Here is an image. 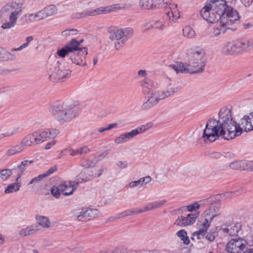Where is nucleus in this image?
I'll use <instances>...</instances> for the list:
<instances>
[{"mask_svg": "<svg viewBox=\"0 0 253 253\" xmlns=\"http://www.w3.org/2000/svg\"><path fill=\"white\" fill-rule=\"evenodd\" d=\"M253 129V111L245 115L238 124L233 121L231 110L223 107L218 113V120L211 119L207 122L202 138L205 142L230 140L240 135L243 130L247 132Z\"/></svg>", "mask_w": 253, "mask_h": 253, "instance_id": "obj_1", "label": "nucleus"}, {"mask_svg": "<svg viewBox=\"0 0 253 253\" xmlns=\"http://www.w3.org/2000/svg\"><path fill=\"white\" fill-rule=\"evenodd\" d=\"M203 207H206L207 208L203 213L204 220L201 224L202 227L196 232L197 235L205 233L213 219L220 215L221 204L220 201L214 197H210L188 205L187 208L188 211H192Z\"/></svg>", "mask_w": 253, "mask_h": 253, "instance_id": "obj_2", "label": "nucleus"}, {"mask_svg": "<svg viewBox=\"0 0 253 253\" xmlns=\"http://www.w3.org/2000/svg\"><path fill=\"white\" fill-rule=\"evenodd\" d=\"M232 12H237L231 6H227L224 0H211L205 3L201 10L202 18L211 23H214L221 19L223 16L228 17L232 15Z\"/></svg>", "mask_w": 253, "mask_h": 253, "instance_id": "obj_3", "label": "nucleus"}, {"mask_svg": "<svg viewBox=\"0 0 253 253\" xmlns=\"http://www.w3.org/2000/svg\"><path fill=\"white\" fill-rule=\"evenodd\" d=\"M23 2L20 0H15L3 6L0 12V17L2 21H5L8 17L9 21L4 22L1 28L4 30L14 27L16 23L17 16L23 9Z\"/></svg>", "mask_w": 253, "mask_h": 253, "instance_id": "obj_4", "label": "nucleus"}, {"mask_svg": "<svg viewBox=\"0 0 253 253\" xmlns=\"http://www.w3.org/2000/svg\"><path fill=\"white\" fill-rule=\"evenodd\" d=\"M50 114L60 122H67L77 114L76 105L73 103L56 102L49 108Z\"/></svg>", "mask_w": 253, "mask_h": 253, "instance_id": "obj_5", "label": "nucleus"}, {"mask_svg": "<svg viewBox=\"0 0 253 253\" xmlns=\"http://www.w3.org/2000/svg\"><path fill=\"white\" fill-rule=\"evenodd\" d=\"M187 57L189 66L193 73H200L204 71L207 59L203 48L197 47L189 49L187 51Z\"/></svg>", "mask_w": 253, "mask_h": 253, "instance_id": "obj_6", "label": "nucleus"}, {"mask_svg": "<svg viewBox=\"0 0 253 253\" xmlns=\"http://www.w3.org/2000/svg\"><path fill=\"white\" fill-rule=\"evenodd\" d=\"M108 32L109 39L117 42L115 45L117 50L120 49L133 35V30L129 27L121 28L117 26H112L108 28Z\"/></svg>", "mask_w": 253, "mask_h": 253, "instance_id": "obj_7", "label": "nucleus"}, {"mask_svg": "<svg viewBox=\"0 0 253 253\" xmlns=\"http://www.w3.org/2000/svg\"><path fill=\"white\" fill-rule=\"evenodd\" d=\"M71 72L65 62H56L51 65L48 75L49 80L53 82H63L69 78Z\"/></svg>", "mask_w": 253, "mask_h": 253, "instance_id": "obj_8", "label": "nucleus"}, {"mask_svg": "<svg viewBox=\"0 0 253 253\" xmlns=\"http://www.w3.org/2000/svg\"><path fill=\"white\" fill-rule=\"evenodd\" d=\"M59 133L58 129H41L27 135L23 139V142H44L46 141H56L54 139Z\"/></svg>", "mask_w": 253, "mask_h": 253, "instance_id": "obj_9", "label": "nucleus"}, {"mask_svg": "<svg viewBox=\"0 0 253 253\" xmlns=\"http://www.w3.org/2000/svg\"><path fill=\"white\" fill-rule=\"evenodd\" d=\"M230 17L223 16L219 21L220 27H214L212 29L211 37L212 38L219 37L221 34L225 33L227 30L235 31L236 28L232 27L239 21V16L237 12H232Z\"/></svg>", "mask_w": 253, "mask_h": 253, "instance_id": "obj_10", "label": "nucleus"}, {"mask_svg": "<svg viewBox=\"0 0 253 253\" xmlns=\"http://www.w3.org/2000/svg\"><path fill=\"white\" fill-rule=\"evenodd\" d=\"M82 165L85 168L78 176V180L79 182L90 180L94 177L100 176L103 173V169H102L89 168L91 165L90 164L84 165L83 161L82 162Z\"/></svg>", "mask_w": 253, "mask_h": 253, "instance_id": "obj_11", "label": "nucleus"}, {"mask_svg": "<svg viewBox=\"0 0 253 253\" xmlns=\"http://www.w3.org/2000/svg\"><path fill=\"white\" fill-rule=\"evenodd\" d=\"M152 126L153 124L152 123H148L145 125L138 126L135 129H132L129 132L123 133L117 137L115 139V142H122L128 141L137 135L149 129L152 127Z\"/></svg>", "mask_w": 253, "mask_h": 253, "instance_id": "obj_12", "label": "nucleus"}, {"mask_svg": "<svg viewBox=\"0 0 253 253\" xmlns=\"http://www.w3.org/2000/svg\"><path fill=\"white\" fill-rule=\"evenodd\" d=\"M120 8L118 4L109 5L106 7H100L93 9H87L80 13L81 18L88 16H94L98 14L107 13L112 11H115Z\"/></svg>", "mask_w": 253, "mask_h": 253, "instance_id": "obj_13", "label": "nucleus"}, {"mask_svg": "<svg viewBox=\"0 0 253 253\" xmlns=\"http://www.w3.org/2000/svg\"><path fill=\"white\" fill-rule=\"evenodd\" d=\"M221 51L227 55H238L242 53L239 39L232 40L224 43Z\"/></svg>", "mask_w": 253, "mask_h": 253, "instance_id": "obj_14", "label": "nucleus"}, {"mask_svg": "<svg viewBox=\"0 0 253 253\" xmlns=\"http://www.w3.org/2000/svg\"><path fill=\"white\" fill-rule=\"evenodd\" d=\"M247 241L242 238L232 239L226 245L227 251L230 253H241L246 248Z\"/></svg>", "mask_w": 253, "mask_h": 253, "instance_id": "obj_15", "label": "nucleus"}, {"mask_svg": "<svg viewBox=\"0 0 253 253\" xmlns=\"http://www.w3.org/2000/svg\"><path fill=\"white\" fill-rule=\"evenodd\" d=\"M165 6L164 8L166 9V14L168 22L170 24L177 22L180 18V12L177 8V4L169 3Z\"/></svg>", "mask_w": 253, "mask_h": 253, "instance_id": "obj_16", "label": "nucleus"}, {"mask_svg": "<svg viewBox=\"0 0 253 253\" xmlns=\"http://www.w3.org/2000/svg\"><path fill=\"white\" fill-rule=\"evenodd\" d=\"M87 54V49L85 47L77 48L75 51L70 55V60L72 63L78 65H85L84 59Z\"/></svg>", "mask_w": 253, "mask_h": 253, "instance_id": "obj_17", "label": "nucleus"}, {"mask_svg": "<svg viewBox=\"0 0 253 253\" xmlns=\"http://www.w3.org/2000/svg\"><path fill=\"white\" fill-rule=\"evenodd\" d=\"M79 45L80 43L78 41L73 39L68 42L64 47L58 50L56 54L60 57L63 58L68 56L70 58V55L76 50Z\"/></svg>", "mask_w": 253, "mask_h": 253, "instance_id": "obj_18", "label": "nucleus"}, {"mask_svg": "<svg viewBox=\"0 0 253 253\" xmlns=\"http://www.w3.org/2000/svg\"><path fill=\"white\" fill-rule=\"evenodd\" d=\"M167 2L164 0H140L139 5L143 9H154L160 7H165L168 5Z\"/></svg>", "mask_w": 253, "mask_h": 253, "instance_id": "obj_19", "label": "nucleus"}, {"mask_svg": "<svg viewBox=\"0 0 253 253\" xmlns=\"http://www.w3.org/2000/svg\"><path fill=\"white\" fill-rule=\"evenodd\" d=\"M98 211L96 209H83L81 211H77L74 212V216L80 221H85L90 220L97 214Z\"/></svg>", "mask_w": 253, "mask_h": 253, "instance_id": "obj_20", "label": "nucleus"}, {"mask_svg": "<svg viewBox=\"0 0 253 253\" xmlns=\"http://www.w3.org/2000/svg\"><path fill=\"white\" fill-rule=\"evenodd\" d=\"M140 86L143 93L149 95L158 87V84L149 78H145L140 82Z\"/></svg>", "mask_w": 253, "mask_h": 253, "instance_id": "obj_21", "label": "nucleus"}, {"mask_svg": "<svg viewBox=\"0 0 253 253\" xmlns=\"http://www.w3.org/2000/svg\"><path fill=\"white\" fill-rule=\"evenodd\" d=\"M47 17L44 8L35 14H27L22 17L23 23L29 24L36 21L41 20Z\"/></svg>", "mask_w": 253, "mask_h": 253, "instance_id": "obj_22", "label": "nucleus"}, {"mask_svg": "<svg viewBox=\"0 0 253 253\" xmlns=\"http://www.w3.org/2000/svg\"><path fill=\"white\" fill-rule=\"evenodd\" d=\"M78 184L71 181H63L59 184L61 193L66 196L70 195L77 189Z\"/></svg>", "mask_w": 253, "mask_h": 253, "instance_id": "obj_23", "label": "nucleus"}, {"mask_svg": "<svg viewBox=\"0 0 253 253\" xmlns=\"http://www.w3.org/2000/svg\"><path fill=\"white\" fill-rule=\"evenodd\" d=\"M198 213L189 214L186 217L180 216L175 221L174 224L179 226H186L193 224L197 218Z\"/></svg>", "mask_w": 253, "mask_h": 253, "instance_id": "obj_24", "label": "nucleus"}, {"mask_svg": "<svg viewBox=\"0 0 253 253\" xmlns=\"http://www.w3.org/2000/svg\"><path fill=\"white\" fill-rule=\"evenodd\" d=\"M169 67L173 69L177 74L178 73H193V70L189 66L188 64L183 62H177L173 64L169 65Z\"/></svg>", "mask_w": 253, "mask_h": 253, "instance_id": "obj_25", "label": "nucleus"}, {"mask_svg": "<svg viewBox=\"0 0 253 253\" xmlns=\"http://www.w3.org/2000/svg\"><path fill=\"white\" fill-rule=\"evenodd\" d=\"M241 225L240 223H232L228 225L226 227L222 228V231L230 236H234L238 234L241 229Z\"/></svg>", "mask_w": 253, "mask_h": 253, "instance_id": "obj_26", "label": "nucleus"}, {"mask_svg": "<svg viewBox=\"0 0 253 253\" xmlns=\"http://www.w3.org/2000/svg\"><path fill=\"white\" fill-rule=\"evenodd\" d=\"M242 53L253 50V39L251 38L239 39Z\"/></svg>", "mask_w": 253, "mask_h": 253, "instance_id": "obj_27", "label": "nucleus"}, {"mask_svg": "<svg viewBox=\"0 0 253 253\" xmlns=\"http://www.w3.org/2000/svg\"><path fill=\"white\" fill-rule=\"evenodd\" d=\"M148 95L157 104V105L161 100L166 98L164 92L162 89L156 90V89H155Z\"/></svg>", "mask_w": 253, "mask_h": 253, "instance_id": "obj_28", "label": "nucleus"}, {"mask_svg": "<svg viewBox=\"0 0 253 253\" xmlns=\"http://www.w3.org/2000/svg\"><path fill=\"white\" fill-rule=\"evenodd\" d=\"M247 161L238 160L230 163L229 167L233 169L239 170H246Z\"/></svg>", "mask_w": 253, "mask_h": 253, "instance_id": "obj_29", "label": "nucleus"}, {"mask_svg": "<svg viewBox=\"0 0 253 253\" xmlns=\"http://www.w3.org/2000/svg\"><path fill=\"white\" fill-rule=\"evenodd\" d=\"M27 146V145L26 143H18L8 149L7 151V154L8 155L16 154L24 150Z\"/></svg>", "mask_w": 253, "mask_h": 253, "instance_id": "obj_30", "label": "nucleus"}, {"mask_svg": "<svg viewBox=\"0 0 253 253\" xmlns=\"http://www.w3.org/2000/svg\"><path fill=\"white\" fill-rule=\"evenodd\" d=\"M145 211V206L142 208V209H138L137 208L136 209H133V210H128L127 211H123L121 213H120L118 215L117 218H120L121 217H125L132 215H134L136 214H138L140 213H142L143 212H146Z\"/></svg>", "mask_w": 253, "mask_h": 253, "instance_id": "obj_31", "label": "nucleus"}, {"mask_svg": "<svg viewBox=\"0 0 253 253\" xmlns=\"http://www.w3.org/2000/svg\"><path fill=\"white\" fill-rule=\"evenodd\" d=\"M166 202L167 201L165 200H161L148 203L146 206H145V211H147L160 208L164 205L166 203Z\"/></svg>", "mask_w": 253, "mask_h": 253, "instance_id": "obj_32", "label": "nucleus"}, {"mask_svg": "<svg viewBox=\"0 0 253 253\" xmlns=\"http://www.w3.org/2000/svg\"><path fill=\"white\" fill-rule=\"evenodd\" d=\"M90 149L86 146H83L79 149H69L68 150L69 153L72 156L76 155H85L89 153Z\"/></svg>", "mask_w": 253, "mask_h": 253, "instance_id": "obj_33", "label": "nucleus"}, {"mask_svg": "<svg viewBox=\"0 0 253 253\" xmlns=\"http://www.w3.org/2000/svg\"><path fill=\"white\" fill-rule=\"evenodd\" d=\"M36 220L37 223L43 228H47L50 226V222L46 216L38 215L36 217Z\"/></svg>", "mask_w": 253, "mask_h": 253, "instance_id": "obj_34", "label": "nucleus"}, {"mask_svg": "<svg viewBox=\"0 0 253 253\" xmlns=\"http://www.w3.org/2000/svg\"><path fill=\"white\" fill-rule=\"evenodd\" d=\"M179 90V88L171 84V82L168 83V85L165 90H163L166 97H168L174 93L177 92Z\"/></svg>", "mask_w": 253, "mask_h": 253, "instance_id": "obj_35", "label": "nucleus"}, {"mask_svg": "<svg viewBox=\"0 0 253 253\" xmlns=\"http://www.w3.org/2000/svg\"><path fill=\"white\" fill-rule=\"evenodd\" d=\"M183 35L189 39L194 38L196 33L193 29L190 26H186L182 30Z\"/></svg>", "mask_w": 253, "mask_h": 253, "instance_id": "obj_36", "label": "nucleus"}, {"mask_svg": "<svg viewBox=\"0 0 253 253\" xmlns=\"http://www.w3.org/2000/svg\"><path fill=\"white\" fill-rule=\"evenodd\" d=\"M156 105L157 104L148 95L146 101L142 104L141 109L142 111H147Z\"/></svg>", "mask_w": 253, "mask_h": 253, "instance_id": "obj_37", "label": "nucleus"}, {"mask_svg": "<svg viewBox=\"0 0 253 253\" xmlns=\"http://www.w3.org/2000/svg\"><path fill=\"white\" fill-rule=\"evenodd\" d=\"M37 230L33 226H28L26 228L22 229L19 234L21 236H26L33 234Z\"/></svg>", "mask_w": 253, "mask_h": 253, "instance_id": "obj_38", "label": "nucleus"}, {"mask_svg": "<svg viewBox=\"0 0 253 253\" xmlns=\"http://www.w3.org/2000/svg\"><path fill=\"white\" fill-rule=\"evenodd\" d=\"M21 187V184L12 183L5 188L4 192L10 194L18 191Z\"/></svg>", "mask_w": 253, "mask_h": 253, "instance_id": "obj_39", "label": "nucleus"}, {"mask_svg": "<svg viewBox=\"0 0 253 253\" xmlns=\"http://www.w3.org/2000/svg\"><path fill=\"white\" fill-rule=\"evenodd\" d=\"M34 163L33 160H24L21 164L17 166L18 172L23 173L25 171L26 168Z\"/></svg>", "mask_w": 253, "mask_h": 253, "instance_id": "obj_40", "label": "nucleus"}, {"mask_svg": "<svg viewBox=\"0 0 253 253\" xmlns=\"http://www.w3.org/2000/svg\"><path fill=\"white\" fill-rule=\"evenodd\" d=\"M44 10L47 17L51 16L56 14L57 12V9L55 6L50 5L44 8Z\"/></svg>", "mask_w": 253, "mask_h": 253, "instance_id": "obj_41", "label": "nucleus"}, {"mask_svg": "<svg viewBox=\"0 0 253 253\" xmlns=\"http://www.w3.org/2000/svg\"><path fill=\"white\" fill-rule=\"evenodd\" d=\"M33 39H34L33 37L32 36L27 37L26 38V42L23 43L19 47H18L17 48H12L11 50V51H17L21 50L23 49L26 48L28 46L29 43L30 42H31L33 40Z\"/></svg>", "mask_w": 253, "mask_h": 253, "instance_id": "obj_42", "label": "nucleus"}, {"mask_svg": "<svg viewBox=\"0 0 253 253\" xmlns=\"http://www.w3.org/2000/svg\"><path fill=\"white\" fill-rule=\"evenodd\" d=\"M13 169H3L0 170V179L5 180H7L12 174Z\"/></svg>", "mask_w": 253, "mask_h": 253, "instance_id": "obj_43", "label": "nucleus"}, {"mask_svg": "<svg viewBox=\"0 0 253 253\" xmlns=\"http://www.w3.org/2000/svg\"><path fill=\"white\" fill-rule=\"evenodd\" d=\"M177 235L183 241L184 244L188 245L189 243L190 240L187 236L186 232L184 230H181L178 231Z\"/></svg>", "mask_w": 253, "mask_h": 253, "instance_id": "obj_44", "label": "nucleus"}, {"mask_svg": "<svg viewBox=\"0 0 253 253\" xmlns=\"http://www.w3.org/2000/svg\"><path fill=\"white\" fill-rule=\"evenodd\" d=\"M141 28L143 32H146L153 29V21H146L143 22L141 25Z\"/></svg>", "mask_w": 253, "mask_h": 253, "instance_id": "obj_45", "label": "nucleus"}, {"mask_svg": "<svg viewBox=\"0 0 253 253\" xmlns=\"http://www.w3.org/2000/svg\"><path fill=\"white\" fill-rule=\"evenodd\" d=\"M59 185L58 186H53L51 188V194L55 198H58L60 196L61 191Z\"/></svg>", "mask_w": 253, "mask_h": 253, "instance_id": "obj_46", "label": "nucleus"}, {"mask_svg": "<svg viewBox=\"0 0 253 253\" xmlns=\"http://www.w3.org/2000/svg\"><path fill=\"white\" fill-rule=\"evenodd\" d=\"M153 28L157 29L160 30H163L165 28L164 23L159 20L153 21Z\"/></svg>", "mask_w": 253, "mask_h": 253, "instance_id": "obj_47", "label": "nucleus"}, {"mask_svg": "<svg viewBox=\"0 0 253 253\" xmlns=\"http://www.w3.org/2000/svg\"><path fill=\"white\" fill-rule=\"evenodd\" d=\"M77 32L76 29L66 30L61 32V35L63 37H67L70 35H75L77 34Z\"/></svg>", "mask_w": 253, "mask_h": 253, "instance_id": "obj_48", "label": "nucleus"}, {"mask_svg": "<svg viewBox=\"0 0 253 253\" xmlns=\"http://www.w3.org/2000/svg\"><path fill=\"white\" fill-rule=\"evenodd\" d=\"M15 58V56L14 54L11 53V52H9L8 51H5V54L4 57V60L9 61L12 60Z\"/></svg>", "mask_w": 253, "mask_h": 253, "instance_id": "obj_49", "label": "nucleus"}, {"mask_svg": "<svg viewBox=\"0 0 253 253\" xmlns=\"http://www.w3.org/2000/svg\"><path fill=\"white\" fill-rule=\"evenodd\" d=\"M57 169L56 166H54L52 167H50L49 169L46 171L45 173H43L42 174L44 175V177H46L47 176H49V175L52 174L55 171L57 170Z\"/></svg>", "mask_w": 253, "mask_h": 253, "instance_id": "obj_50", "label": "nucleus"}, {"mask_svg": "<svg viewBox=\"0 0 253 253\" xmlns=\"http://www.w3.org/2000/svg\"><path fill=\"white\" fill-rule=\"evenodd\" d=\"M44 175L42 174H40L37 177H35L34 178H33L31 180V181L30 182V183H29V185H30V184H34V183H38L39 182L42 178H44Z\"/></svg>", "mask_w": 253, "mask_h": 253, "instance_id": "obj_51", "label": "nucleus"}, {"mask_svg": "<svg viewBox=\"0 0 253 253\" xmlns=\"http://www.w3.org/2000/svg\"><path fill=\"white\" fill-rule=\"evenodd\" d=\"M106 131L105 127H99L92 130L91 134L92 135H99L100 133Z\"/></svg>", "mask_w": 253, "mask_h": 253, "instance_id": "obj_52", "label": "nucleus"}, {"mask_svg": "<svg viewBox=\"0 0 253 253\" xmlns=\"http://www.w3.org/2000/svg\"><path fill=\"white\" fill-rule=\"evenodd\" d=\"M141 185L146 184L150 182L151 180V177L149 176H145L140 178Z\"/></svg>", "mask_w": 253, "mask_h": 253, "instance_id": "obj_53", "label": "nucleus"}, {"mask_svg": "<svg viewBox=\"0 0 253 253\" xmlns=\"http://www.w3.org/2000/svg\"><path fill=\"white\" fill-rule=\"evenodd\" d=\"M139 185H142L140 178L138 180L131 182L129 184V186L130 188H133Z\"/></svg>", "mask_w": 253, "mask_h": 253, "instance_id": "obj_54", "label": "nucleus"}, {"mask_svg": "<svg viewBox=\"0 0 253 253\" xmlns=\"http://www.w3.org/2000/svg\"><path fill=\"white\" fill-rule=\"evenodd\" d=\"M137 75L139 77L144 78V79H145L147 78L146 76L147 75V73L146 70H140L138 72Z\"/></svg>", "mask_w": 253, "mask_h": 253, "instance_id": "obj_55", "label": "nucleus"}, {"mask_svg": "<svg viewBox=\"0 0 253 253\" xmlns=\"http://www.w3.org/2000/svg\"><path fill=\"white\" fill-rule=\"evenodd\" d=\"M246 170L253 171V161H247Z\"/></svg>", "mask_w": 253, "mask_h": 253, "instance_id": "obj_56", "label": "nucleus"}, {"mask_svg": "<svg viewBox=\"0 0 253 253\" xmlns=\"http://www.w3.org/2000/svg\"><path fill=\"white\" fill-rule=\"evenodd\" d=\"M117 165L120 168L124 169L127 167V164L126 162L119 161Z\"/></svg>", "mask_w": 253, "mask_h": 253, "instance_id": "obj_57", "label": "nucleus"}, {"mask_svg": "<svg viewBox=\"0 0 253 253\" xmlns=\"http://www.w3.org/2000/svg\"><path fill=\"white\" fill-rule=\"evenodd\" d=\"M206 238L211 241V242H212L213 241L214 239H215V236L213 235V234L212 233H209L207 234V235H206Z\"/></svg>", "mask_w": 253, "mask_h": 253, "instance_id": "obj_58", "label": "nucleus"}, {"mask_svg": "<svg viewBox=\"0 0 253 253\" xmlns=\"http://www.w3.org/2000/svg\"><path fill=\"white\" fill-rule=\"evenodd\" d=\"M117 123H113L109 124L107 127H105L106 130H110L112 128H116L117 126Z\"/></svg>", "mask_w": 253, "mask_h": 253, "instance_id": "obj_59", "label": "nucleus"}, {"mask_svg": "<svg viewBox=\"0 0 253 253\" xmlns=\"http://www.w3.org/2000/svg\"><path fill=\"white\" fill-rule=\"evenodd\" d=\"M245 6H249L253 2V0H240Z\"/></svg>", "mask_w": 253, "mask_h": 253, "instance_id": "obj_60", "label": "nucleus"}, {"mask_svg": "<svg viewBox=\"0 0 253 253\" xmlns=\"http://www.w3.org/2000/svg\"><path fill=\"white\" fill-rule=\"evenodd\" d=\"M71 19H80V12H76L73 13L71 16Z\"/></svg>", "mask_w": 253, "mask_h": 253, "instance_id": "obj_61", "label": "nucleus"}, {"mask_svg": "<svg viewBox=\"0 0 253 253\" xmlns=\"http://www.w3.org/2000/svg\"><path fill=\"white\" fill-rule=\"evenodd\" d=\"M5 51L6 50L3 48H0V60H4Z\"/></svg>", "mask_w": 253, "mask_h": 253, "instance_id": "obj_62", "label": "nucleus"}, {"mask_svg": "<svg viewBox=\"0 0 253 253\" xmlns=\"http://www.w3.org/2000/svg\"><path fill=\"white\" fill-rule=\"evenodd\" d=\"M23 173H22L21 172H18V176L17 178L15 179V182L14 183H17V184H20V181H21V177Z\"/></svg>", "mask_w": 253, "mask_h": 253, "instance_id": "obj_63", "label": "nucleus"}, {"mask_svg": "<svg viewBox=\"0 0 253 253\" xmlns=\"http://www.w3.org/2000/svg\"><path fill=\"white\" fill-rule=\"evenodd\" d=\"M238 191H233V192H226V193L224 194V195L226 197V198H230L231 197L232 195H234L235 194L236 192H237Z\"/></svg>", "mask_w": 253, "mask_h": 253, "instance_id": "obj_64", "label": "nucleus"}]
</instances>
